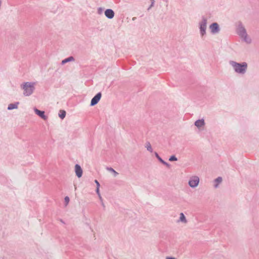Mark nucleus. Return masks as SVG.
Segmentation results:
<instances>
[{"label": "nucleus", "mask_w": 259, "mask_h": 259, "mask_svg": "<svg viewBox=\"0 0 259 259\" xmlns=\"http://www.w3.org/2000/svg\"><path fill=\"white\" fill-rule=\"evenodd\" d=\"M229 64L233 67L234 71L239 74H244L247 71L248 65L245 62L241 63L234 61H230Z\"/></svg>", "instance_id": "1"}, {"label": "nucleus", "mask_w": 259, "mask_h": 259, "mask_svg": "<svg viewBox=\"0 0 259 259\" xmlns=\"http://www.w3.org/2000/svg\"><path fill=\"white\" fill-rule=\"evenodd\" d=\"M36 83L34 82H25L20 85L23 90V95L25 96H29L32 94L34 90Z\"/></svg>", "instance_id": "2"}, {"label": "nucleus", "mask_w": 259, "mask_h": 259, "mask_svg": "<svg viewBox=\"0 0 259 259\" xmlns=\"http://www.w3.org/2000/svg\"><path fill=\"white\" fill-rule=\"evenodd\" d=\"M206 25L207 19L203 17L202 21L199 23L200 32L201 36H203L206 33Z\"/></svg>", "instance_id": "3"}, {"label": "nucleus", "mask_w": 259, "mask_h": 259, "mask_svg": "<svg viewBox=\"0 0 259 259\" xmlns=\"http://www.w3.org/2000/svg\"><path fill=\"white\" fill-rule=\"evenodd\" d=\"M199 182V178L198 177L194 176L190 178L189 181V185L192 188L197 187Z\"/></svg>", "instance_id": "4"}, {"label": "nucleus", "mask_w": 259, "mask_h": 259, "mask_svg": "<svg viewBox=\"0 0 259 259\" xmlns=\"http://www.w3.org/2000/svg\"><path fill=\"white\" fill-rule=\"evenodd\" d=\"M237 33L240 38L247 33L245 27L241 24L238 25L237 29Z\"/></svg>", "instance_id": "5"}, {"label": "nucleus", "mask_w": 259, "mask_h": 259, "mask_svg": "<svg viewBox=\"0 0 259 259\" xmlns=\"http://www.w3.org/2000/svg\"><path fill=\"white\" fill-rule=\"evenodd\" d=\"M209 28L211 32L213 34L218 33L220 30L218 24L215 22L211 24L209 26Z\"/></svg>", "instance_id": "6"}, {"label": "nucleus", "mask_w": 259, "mask_h": 259, "mask_svg": "<svg viewBox=\"0 0 259 259\" xmlns=\"http://www.w3.org/2000/svg\"><path fill=\"white\" fill-rule=\"evenodd\" d=\"M102 96L101 93H98L91 100V106H94L96 105L100 101Z\"/></svg>", "instance_id": "7"}, {"label": "nucleus", "mask_w": 259, "mask_h": 259, "mask_svg": "<svg viewBox=\"0 0 259 259\" xmlns=\"http://www.w3.org/2000/svg\"><path fill=\"white\" fill-rule=\"evenodd\" d=\"M74 170H75V175L78 178H79L81 177V176L82 175L83 171H82V169L81 167H80V166L79 164H76L75 165Z\"/></svg>", "instance_id": "8"}, {"label": "nucleus", "mask_w": 259, "mask_h": 259, "mask_svg": "<svg viewBox=\"0 0 259 259\" xmlns=\"http://www.w3.org/2000/svg\"><path fill=\"white\" fill-rule=\"evenodd\" d=\"M194 125L199 129H201L203 128L205 125V121L203 119L197 120L195 123Z\"/></svg>", "instance_id": "9"}, {"label": "nucleus", "mask_w": 259, "mask_h": 259, "mask_svg": "<svg viewBox=\"0 0 259 259\" xmlns=\"http://www.w3.org/2000/svg\"><path fill=\"white\" fill-rule=\"evenodd\" d=\"M114 12L112 9H107L105 11V15L107 18L110 19H111L114 17Z\"/></svg>", "instance_id": "10"}, {"label": "nucleus", "mask_w": 259, "mask_h": 259, "mask_svg": "<svg viewBox=\"0 0 259 259\" xmlns=\"http://www.w3.org/2000/svg\"><path fill=\"white\" fill-rule=\"evenodd\" d=\"M34 111L35 113L39 117H40L42 119L44 120H46L47 119L48 117L47 116L45 115L44 111H40L37 108H34Z\"/></svg>", "instance_id": "11"}, {"label": "nucleus", "mask_w": 259, "mask_h": 259, "mask_svg": "<svg viewBox=\"0 0 259 259\" xmlns=\"http://www.w3.org/2000/svg\"><path fill=\"white\" fill-rule=\"evenodd\" d=\"M241 38L247 44H250L252 42V39L247 33L241 37Z\"/></svg>", "instance_id": "12"}, {"label": "nucleus", "mask_w": 259, "mask_h": 259, "mask_svg": "<svg viewBox=\"0 0 259 259\" xmlns=\"http://www.w3.org/2000/svg\"><path fill=\"white\" fill-rule=\"evenodd\" d=\"M223 179L221 177H218L213 181V186L215 188H217L219 184L222 182Z\"/></svg>", "instance_id": "13"}, {"label": "nucleus", "mask_w": 259, "mask_h": 259, "mask_svg": "<svg viewBox=\"0 0 259 259\" xmlns=\"http://www.w3.org/2000/svg\"><path fill=\"white\" fill-rule=\"evenodd\" d=\"M74 61V58L72 56H70L67 58H66L64 60H62V62H61V64L62 65H64L65 64V63H67V62H71V61Z\"/></svg>", "instance_id": "14"}, {"label": "nucleus", "mask_w": 259, "mask_h": 259, "mask_svg": "<svg viewBox=\"0 0 259 259\" xmlns=\"http://www.w3.org/2000/svg\"><path fill=\"white\" fill-rule=\"evenodd\" d=\"M155 156L156 157V158L159 160V161L160 162H161L162 164H163L164 165L167 166H169V165L168 163H167L166 162L164 161V160H163L159 156V155L158 154V153L157 152H155Z\"/></svg>", "instance_id": "15"}, {"label": "nucleus", "mask_w": 259, "mask_h": 259, "mask_svg": "<svg viewBox=\"0 0 259 259\" xmlns=\"http://www.w3.org/2000/svg\"><path fill=\"white\" fill-rule=\"evenodd\" d=\"M19 104V102H17L15 104H10L9 105L8 109L10 110L14 109H17L18 108V105Z\"/></svg>", "instance_id": "16"}, {"label": "nucleus", "mask_w": 259, "mask_h": 259, "mask_svg": "<svg viewBox=\"0 0 259 259\" xmlns=\"http://www.w3.org/2000/svg\"><path fill=\"white\" fill-rule=\"evenodd\" d=\"M106 169L108 171L112 172L114 177H116L118 175V173L112 167H108Z\"/></svg>", "instance_id": "17"}, {"label": "nucleus", "mask_w": 259, "mask_h": 259, "mask_svg": "<svg viewBox=\"0 0 259 259\" xmlns=\"http://www.w3.org/2000/svg\"><path fill=\"white\" fill-rule=\"evenodd\" d=\"M180 221L184 223H187V220L184 214L183 213L181 212L180 214Z\"/></svg>", "instance_id": "18"}, {"label": "nucleus", "mask_w": 259, "mask_h": 259, "mask_svg": "<svg viewBox=\"0 0 259 259\" xmlns=\"http://www.w3.org/2000/svg\"><path fill=\"white\" fill-rule=\"evenodd\" d=\"M66 116V112L65 110H61L59 113V116L62 119H64Z\"/></svg>", "instance_id": "19"}, {"label": "nucleus", "mask_w": 259, "mask_h": 259, "mask_svg": "<svg viewBox=\"0 0 259 259\" xmlns=\"http://www.w3.org/2000/svg\"><path fill=\"white\" fill-rule=\"evenodd\" d=\"M145 147L146 148L147 150L148 151H149L150 152H152L153 151V149L152 148V147H151V145L150 142H147L146 143Z\"/></svg>", "instance_id": "20"}, {"label": "nucleus", "mask_w": 259, "mask_h": 259, "mask_svg": "<svg viewBox=\"0 0 259 259\" xmlns=\"http://www.w3.org/2000/svg\"><path fill=\"white\" fill-rule=\"evenodd\" d=\"M178 160L177 158L175 155H172L169 158V160L170 161H177Z\"/></svg>", "instance_id": "21"}, {"label": "nucleus", "mask_w": 259, "mask_h": 259, "mask_svg": "<svg viewBox=\"0 0 259 259\" xmlns=\"http://www.w3.org/2000/svg\"><path fill=\"white\" fill-rule=\"evenodd\" d=\"M151 4H150V6L148 8V10H149L152 7H153L154 6V2H155L154 0H151Z\"/></svg>", "instance_id": "22"}, {"label": "nucleus", "mask_w": 259, "mask_h": 259, "mask_svg": "<svg viewBox=\"0 0 259 259\" xmlns=\"http://www.w3.org/2000/svg\"><path fill=\"white\" fill-rule=\"evenodd\" d=\"M69 198L68 196H66L65 198V202L66 205L69 203Z\"/></svg>", "instance_id": "23"}, {"label": "nucleus", "mask_w": 259, "mask_h": 259, "mask_svg": "<svg viewBox=\"0 0 259 259\" xmlns=\"http://www.w3.org/2000/svg\"><path fill=\"white\" fill-rule=\"evenodd\" d=\"M103 9L102 8H99L98 9V13L99 14H101L103 12Z\"/></svg>", "instance_id": "24"}, {"label": "nucleus", "mask_w": 259, "mask_h": 259, "mask_svg": "<svg viewBox=\"0 0 259 259\" xmlns=\"http://www.w3.org/2000/svg\"><path fill=\"white\" fill-rule=\"evenodd\" d=\"M95 183H96V184L97 185V187H100V184H99V182L97 180H95Z\"/></svg>", "instance_id": "25"}, {"label": "nucleus", "mask_w": 259, "mask_h": 259, "mask_svg": "<svg viewBox=\"0 0 259 259\" xmlns=\"http://www.w3.org/2000/svg\"><path fill=\"white\" fill-rule=\"evenodd\" d=\"M95 183H96V184L97 185V187H100V184H99V182L97 180H95Z\"/></svg>", "instance_id": "26"}, {"label": "nucleus", "mask_w": 259, "mask_h": 259, "mask_svg": "<svg viewBox=\"0 0 259 259\" xmlns=\"http://www.w3.org/2000/svg\"><path fill=\"white\" fill-rule=\"evenodd\" d=\"M99 188L100 187L96 188V193H97V194H100Z\"/></svg>", "instance_id": "27"}, {"label": "nucleus", "mask_w": 259, "mask_h": 259, "mask_svg": "<svg viewBox=\"0 0 259 259\" xmlns=\"http://www.w3.org/2000/svg\"><path fill=\"white\" fill-rule=\"evenodd\" d=\"M166 259H176L174 257H166Z\"/></svg>", "instance_id": "28"}]
</instances>
